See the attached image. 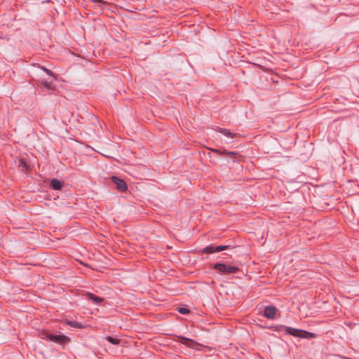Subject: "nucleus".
Listing matches in <instances>:
<instances>
[{
    "mask_svg": "<svg viewBox=\"0 0 359 359\" xmlns=\"http://www.w3.org/2000/svg\"><path fill=\"white\" fill-rule=\"evenodd\" d=\"M212 268L221 275H231L240 271V269L238 266L220 262L215 263Z\"/></svg>",
    "mask_w": 359,
    "mask_h": 359,
    "instance_id": "nucleus-2",
    "label": "nucleus"
},
{
    "mask_svg": "<svg viewBox=\"0 0 359 359\" xmlns=\"http://www.w3.org/2000/svg\"><path fill=\"white\" fill-rule=\"evenodd\" d=\"M177 311L181 314H187L190 313L189 309L184 307H178Z\"/></svg>",
    "mask_w": 359,
    "mask_h": 359,
    "instance_id": "nucleus-15",
    "label": "nucleus"
},
{
    "mask_svg": "<svg viewBox=\"0 0 359 359\" xmlns=\"http://www.w3.org/2000/svg\"><path fill=\"white\" fill-rule=\"evenodd\" d=\"M18 166L22 168V170L25 171L28 168V165L26 161L24 159H20L19 161Z\"/></svg>",
    "mask_w": 359,
    "mask_h": 359,
    "instance_id": "nucleus-14",
    "label": "nucleus"
},
{
    "mask_svg": "<svg viewBox=\"0 0 359 359\" xmlns=\"http://www.w3.org/2000/svg\"><path fill=\"white\" fill-rule=\"evenodd\" d=\"M85 295L88 299L91 300L93 303H95L97 305H100L104 302V298L98 297L91 292H86Z\"/></svg>",
    "mask_w": 359,
    "mask_h": 359,
    "instance_id": "nucleus-7",
    "label": "nucleus"
},
{
    "mask_svg": "<svg viewBox=\"0 0 359 359\" xmlns=\"http://www.w3.org/2000/svg\"><path fill=\"white\" fill-rule=\"evenodd\" d=\"M277 330H285V332L293 337H299L302 339H311L316 338V334L313 332H309L304 330H299L284 325H280Z\"/></svg>",
    "mask_w": 359,
    "mask_h": 359,
    "instance_id": "nucleus-1",
    "label": "nucleus"
},
{
    "mask_svg": "<svg viewBox=\"0 0 359 359\" xmlns=\"http://www.w3.org/2000/svg\"><path fill=\"white\" fill-rule=\"evenodd\" d=\"M111 181L116 184V189L120 191H126L128 189V186L126 182L117 177L113 176Z\"/></svg>",
    "mask_w": 359,
    "mask_h": 359,
    "instance_id": "nucleus-6",
    "label": "nucleus"
},
{
    "mask_svg": "<svg viewBox=\"0 0 359 359\" xmlns=\"http://www.w3.org/2000/svg\"><path fill=\"white\" fill-rule=\"evenodd\" d=\"M179 339H180V342L184 345H186L189 347H190L191 346L189 344V342H191L193 343L194 341L192 339H190L189 338H187V337H181V336H179L178 337Z\"/></svg>",
    "mask_w": 359,
    "mask_h": 359,
    "instance_id": "nucleus-12",
    "label": "nucleus"
},
{
    "mask_svg": "<svg viewBox=\"0 0 359 359\" xmlns=\"http://www.w3.org/2000/svg\"><path fill=\"white\" fill-rule=\"evenodd\" d=\"M106 339L111 344H114V345H118L120 344V340L116 339V338H114L113 337H110V336H108L106 337Z\"/></svg>",
    "mask_w": 359,
    "mask_h": 359,
    "instance_id": "nucleus-13",
    "label": "nucleus"
},
{
    "mask_svg": "<svg viewBox=\"0 0 359 359\" xmlns=\"http://www.w3.org/2000/svg\"><path fill=\"white\" fill-rule=\"evenodd\" d=\"M211 151L213 152V153H215L217 154H220V155H224V156H226L232 159H234L236 158H237L239 154L236 152V151H227L226 149H212Z\"/></svg>",
    "mask_w": 359,
    "mask_h": 359,
    "instance_id": "nucleus-5",
    "label": "nucleus"
},
{
    "mask_svg": "<svg viewBox=\"0 0 359 359\" xmlns=\"http://www.w3.org/2000/svg\"><path fill=\"white\" fill-rule=\"evenodd\" d=\"M41 86H43V87H45L47 89H51L52 88L51 84L50 83H48V81H41Z\"/></svg>",
    "mask_w": 359,
    "mask_h": 359,
    "instance_id": "nucleus-18",
    "label": "nucleus"
},
{
    "mask_svg": "<svg viewBox=\"0 0 359 359\" xmlns=\"http://www.w3.org/2000/svg\"><path fill=\"white\" fill-rule=\"evenodd\" d=\"M65 323H66V325H68L75 327V328L82 329V328L85 327V325H83L81 323H79L76 321L66 320Z\"/></svg>",
    "mask_w": 359,
    "mask_h": 359,
    "instance_id": "nucleus-11",
    "label": "nucleus"
},
{
    "mask_svg": "<svg viewBox=\"0 0 359 359\" xmlns=\"http://www.w3.org/2000/svg\"><path fill=\"white\" fill-rule=\"evenodd\" d=\"M91 2L94 4H100L101 5H107V2L103 0H90Z\"/></svg>",
    "mask_w": 359,
    "mask_h": 359,
    "instance_id": "nucleus-19",
    "label": "nucleus"
},
{
    "mask_svg": "<svg viewBox=\"0 0 359 359\" xmlns=\"http://www.w3.org/2000/svg\"><path fill=\"white\" fill-rule=\"evenodd\" d=\"M277 309L274 306H265L263 311V316L267 319H274L277 313Z\"/></svg>",
    "mask_w": 359,
    "mask_h": 359,
    "instance_id": "nucleus-4",
    "label": "nucleus"
},
{
    "mask_svg": "<svg viewBox=\"0 0 359 359\" xmlns=\"http://www.w3.org/2000/svg\"><path fill=\"white\" fill-rule=\"evenodd\" d=\"M41 338L44 339H47L60 345H63L67 344L70 341V339L69 337L64 334H50L48 331H44L41 333Z\"/></svg>",
    "mask_w": 359,
    "mask_h": 359,
    "instance_id": "nucleus-3",
    "label": "nucleus"
},
{
    "mask_svg": "<svg viewBox=\"0 0 359 359\" xmlns=\"http://www.w3.org/2000/svg\"><path fill=\"white\" fill-rule=\"evenodd\" d=\"M39 67L41 69H43V71L47 74H48V75H50V76H55V75H54V74H53V72L51 70H50V69H48L46 68V67H43V66H39Z\"/></svg>",
    "mask_w": 359,
    "mask_h": 359,
    "instance_id": "nucleus-17",
    "label": "nucleus"
},
{
    "mask_svg": "<svg viewBox=\"0 0 359 359\" xmlns=\"http://www.w3.org/2000/svg\"><path fill=\"white\" fill-rule=\"evenodd\" d=\"M201 252H202V253H205V254H212V253L217 252L216 246H213L212 245L206 246L201 250Z\"/></svg>",
    "mask_w": 359,
    "mask_h": 359,
    "instance_id": "nucleus-10",
    "label": "nucleus"
},
{
    "mask_svg": "<svg viewBox=\"0 0 359 359\" xmlns=\"http://www.w3.org/2000/svg\"><path fill=\"white\" fill-rule=\"evenodd\" d=\"M217 130L218 132H219L220 133H222V134L224 135L225 136L229 137L230 138H233L237 136L236 133H232L229 130H227L226 128H222L218 127Z\"/></svg>",
    "mask_w": 359,
    "mask_h": 359,
    "instance_id": "nucleus-9",
    "label": "nucleus"
},
{
    "mask_svg": "<svg viewBox=\"0 0 359 359\" xmlns=\"http://www.w3.org/2000/svg\"><path fill=\"white\" fill-rule=\"evenodd\" d=\"M229 248H230L229 245H218V246H216V250H217V252H220V251H222V250H227Z\"/></svg>",
    "mask_w": 359,
    "mask_h": 359,
    "instance_id": "nucleus-16",
    "label": "nucleus"
},
{
    "mask_svg": "<svg viewBox=\"0 0 359 359\" xmlns=\"http://www.w3.org/2000/svg\"><path fill=\"white\" fill-rule=\"evenodd\" d=\"M63 183L57 179H52L50 182V187L53 190H60L62 188Z\"/></svg>",
    "mask_w": 359,
    "mask_h": 359,
    "instance_id": "nucleus-8",
    "label": "nucleus"
}]
</instances>
